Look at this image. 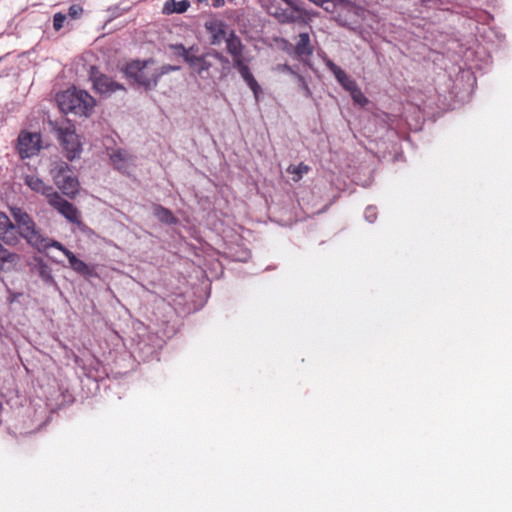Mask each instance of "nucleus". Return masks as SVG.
<instances>
[{"instance_id":"30","label":"nucleus","mask_w":512,"mask_h":512,"mask_svg":"<svg viewBox=\"0 0 512 512\" xmlns=\"http://www.w3.org/2000/svg\"><path fill=\"white\" fill-rule=\"evenodd\" d=\"M376 208L373 206H369L366 208L364 217L369 223H373L376 220Z\"/></svg>"},{"instance_id":"13","label":"nucleus","mask_w":512,"mask_h":512,"mask_svg":"<svg viewBox=\"0 0 512 512\" xmlns=\"http://www.w3.org/2000/svg\"><path fill=\"white\" fill-rule=\"evenodd\" d=\"M226 49L232 57L233 65L246 61L245 46L234 31H230L226 37Z\"/></svg>"},{"instance_id":"18","label":"nucleus","mask_w":512,"mask_h":512,"mask_svg":"<svg viewBox=\"0 0 512 512\" xmlns=\"http://www.w3.org/2000/svg\"><path fill=\"white\" fill-rule=\"evenodd\" d=\"M21 238L22 237L19 235L18 230L12 221L9 223V227L7 226L0 231V240L6 245L17 246L20 243Z\"/></svg>"},{"instance_id":"32","label":"nucleus","mask_w":512,"mask_h":512,"mask_svg":"<svg viewBox=\"0 0 512 512\" xmlns=\"http://www.w3.org/2000/svg\"><path fill=\"white\" fill-rule=\"evenodd\" d=\"M10 222L11 220L9 219V217L5 213L0 212V231L7 226L9 227Z\"/></svg>"},{"instance_id":"10","label":"nucleus","mask_w":512,"mask_h":512,"mask_svg":"<svg viewBox=\"0 0 512 512\" xmlns=\"http://www.w3.org/2000/svg\"><path fill=\"white\" fill-rule=\"evenodd\" d=\"M110 159L114 168L123 174L130 175L136 166L135 157L125 150L114 151Z\"/></svg>"},{"instance_id":"19","label":"nucleus","mask_w":512,"mask_h":512,"mask_svg":"<svg viewBox=\"0 0 512 512\" xmlns=\"http://www.w3.org/2000/svg\"><path fill=\"white\" fill-rule=\"evenodd\" d=\"M206 28L212 33L211 44L219 45L222 40L226 41L228 33L226 32L225 24L222 22H216Z\"/></svg>"},{"instance_id":"1","label":"nucleus","mask_w":512,"mask_h":512,"mask_svg":"<svg viewBox=\"0 0 512 512\" xmlns=\"http://www.w3.org/2000/svg\"><path fill=\"white\" fill-rule=\"evenodd\" d=\"M179 69V66L169 64L156 67L154 66V60L149 59L146 61L135 60L129 62L125 65L123 71L128 78L132 79L139 86L144 87L146 90H151L158 85L161 76Z\"/></svg>"},{"instance_id":"29","label":"nucleus","mask_w":512,"mask_h":512,"mask_svg":"<svg viewBox=\"0 0 512 512\" xmlns=\"http://www.w3.org/2000/svg\"><path fill=\"white\" fill-rule=\"evenodd\" d=\"M82 12H83L82 6H80L78 4H73L68 9V15L72 19H77L82 14Z\"/></svg>"},{"instance_id":"33","label":"nucleus","mask_w":512,"mask_h":512,"mask_svg":"<svg viewBox=\"0 0 512 512\" xmlns=\"http://www.w3.org/2000/svg\"><path fill=\"white\" fill-rule=\"evenodd\" d=\"M327 68L335 75L337 72L336 69H341L339 66H337L335 63H333L331 60L326 61Z\"/></svg>"},{"instance_id":"17","label":"nucleus","mask_w":512,"mask_h":512,"mask_svg":"<svg viewBox=\"0 0 512 512\" xmlns=\"http://www.w3.org/2000/svg\"><path fill=\"white\" fill-rule=\"evenodd\" d=\"M20 260L17 253L11 252L0 243V270L9 271L14 268Z\"/></svg>"},{"instance_id":"25","label":"nucleus","mask_w":512,"mask_h":512,"mask_svg":"<svg viewBox=\"0 0 512 512\" xmlns=\"http://www.w3.org/2000/svg\"><path fill=\"white\" fill-rule=\"evenodd\" d=\"M36 270H37V273L39 274V276L45 281V282H50L52 281V273H51V269L50 267L43 263V262H39L36 266Z\"/></svg>"},{"instance_id":"27","label":"nucleus","mask_w":512,"mask_h":512,"mask_svg":"<svg viewBox=\"0 0 512 512\" xmlns=\"http://www.w3.org/2000/svg\"><path fill=\"white\" fill-rule=\"evenodd\" d=\"M284 69L289 71L291 74L296 76L300 89L303 91V93H304V95L306 97H310L311 92H310V89H309L307 83L305 82L304 78L301 75L296 74L295 72H293L291 70V68L289 66H287V65L284 66Z\"/></svg>"},{"instance_id":"12","label":"nucleus","mask_w":512,"mask_h":512,"mask_svg":"<svg viewBox=\"0 0 512 512\" xmlns=\"http://www.w3.org/2000/svg\"><path fill=\"white\" fill-rule=\"evenodd\" d=\"M269 14L273 16L279 23L281 24H290V23H306V13L301 9V12L296 11L295 9H283L279 7L270 8Z\"/></svg>"},{"instance_id":"15","label":"nucleus","mask_w":512,"mask_h":512,"mask_svg":"<svg viewBox=\"0 0 512 512\" xmlns=\"http://www.w3.org/2000/svg\"><path fill=\"white\" fill-rule=\"evenodd\" d=\"M234 67L237 69L243 80L252 90L255 100L256 102H258L259 96L262 93V89L258 82L256 81V79L254 78L253 74L251 73L249 67L246 64V61L238 63L234 65Z\"/></svg>"},{"instance_id":"34","label":"nucleus","mask_w":512,"mask_h":512,"mask_svg":"<svg viewBox=\"0 0 512 512\" xmlns=\"http://www.w3.org/2000/svg\"><path fill=\"white\" fill-rule=\"evenodd\" d=\"M212 4L214 7L218 8V7H222L225 3L224 0H212Z\"/></svg>"},{"instance_id":"16","label":"nucleus","mask_w":512,"mask_h":512,"mask_svg":"<svg viewBox=\"0 0 512 512\" xmlns=\"http://www.w3.org/2000/svg\"><path fill=\"white\" fill-rule=\"evenodd\" d=\"M24 182L31 190L45 195L48 200L51 198L52 194L56 193L52 186L45 184L44 181L36 175H26Z\"/></svg>"},{"instance_id":"24","label":"nucleus","mask_w":512,"mask_h":512,"mask_svg":"<svg viewBox=\"0 0 512 512\" xmlns=\"http://www.w3.org/2000/svg\"><path fill=\"white\" fill-rule=\"evenodd\" d=\"M310 168L304 163H300L296 166H289L287 172L292 175V180L298 182L304 174L309 172Z\"/></svg>"},{"instance_id":"28","label":"nucleus","mask_w":512,"mask_h":512,"mask_svg":"<svg viewBox=\"0 0 512 512\" xmlns=\"http://www.w3.org/2000/svg\"><path fill=\"white\" fill-rule=\"evenodd\" d=\"M66 19H67V16L65 14L56 13L53 17V28L56 31H59L63 27Z\"/></svg>"},{"instance_id":"9","label":"nucleus","mask_w":512,"mask_h":512,"mask_svg":"<svg viewBox=\"0 0 512 512\" xmlns=\"http://www.w3.org/2000/svg\"><path fill=\"white\" fill-rule=\"evenodd\" d=\"M41 136L39 133L23 131L18 137V150L22 158L35 155L40 150Z\"/></svg>"},{"instance_id":"14","label":"nucleus","mask_w":512,"mask_h":512,"mask_svg":"<svg viewBox=\"0 0 512 512\" xmlns=\"http://www.w3.org/2000/svg\"><path fill=\"white\" fill-rule=\"evenodd\" d=\"M50 247H54L63 252V254L68 258L69 264L74 271L81 275H86L89 273L88 265L82 260L78 259L73 252L64 247L60 242L54 240L52 241Z\"/></svg>"},{"instance_id":"4","label":"nucleus","mask_w":512,"mask_h":512,"mask_svg":"<svg viewBox=\"0 0 512 512\" xmlns=\"http://www.w3.org/2000/svg\"><path fill=\"white\" fill-rule=\"evenodd\" d=\"M50 174L55 185L62 193L70 198L76 196L79 191V181L72 172L68 163L62 160L53 161Z\"/></svg>"},{"instance_id":"22","label":"nucleus","mask_w":512,"mask_h":512,"mask_svg":"<svg viewBox=\"0 0 512 512\" xmlns=\"http://www.w3.org/2000/svg\"><path fill=\"white\" fill-rule=\"evenodd\" d=\"M154 215L158 220L166 224H174L177 221L169 209L160 205L155 206Z\"/></svg>"},{"instance_id":"20","label":"nucleus","mask_w":512,"mask_h":512,"mask_svg":"<svg viewBox=\"0 0 512 512\" xmlns=\"http://www.w3.org/2000/svg\"><path fill=\"white\" fill-rule=\"evenodd\" d=\"M190 7V2L188 0H170L165 2L162 12L163 14L170 15L173 13H184Z\"/></svg>"},{"instance_id":"8","label":"nucleus","mask_w":512,"mask_h":512,"mask_svg":"<svg viewBox=\"0 0 512 512\" xmlns=\"http://www.w3.org/2000/svg\"><path fill=\"white\" fill-rule=\"evenodd\" d=\"M90 79L93 82L94 89L100 94H111L117 90L124 89V87L113 81L110 77L101 74L94 66L90 69Z\"/></svg>"},{"instance_id":"21","label":"nucleus","mask_w":512,"mask_h":512,"mask_svg":"<svg viewBox=\"0 0 512 512\" xmlns=\"http://www.w3.org/2000/svg\"><path fill=\"white\" fill-rule=\"evenodd\" d=\"M295 52L298 56H310L313 53V48L310 44V37L308 33H300L299 39L296 43Z\"/></svg>"},{"instance_id":"3","label":"nucleus","mask_w":512,"mask_h":512,"mask_svg":"<svg viewBox=\"0 0 512 512\" xmlns=\"http://www.w3.org/2000/svg\"><path fill=\"white\" fill-rule=\"evenodd\" d=\"M57 103L64 113H74L88 116L94 106L95 100L84 90L68 89L57 95Z\"/></svg>"},{"instance_id":"7","label":"nucleus","mask_w":512,"mask_h":512,"mask_svg":"<svg viewBox=\"0 0 512 512\" xmlns=\"http://www.w3.org/2000/svg\"><path fill=\"white\" fill-rule=\"evenodd\" d=\"M48 203L63 215L69 222L73 224H81V216L79 210L70 202L62 198L59 193L51 195Z\"/></svg>"},{"instance_id":"11","label":"nucleus","mask_w":512,"mask_h":512,"mask_svg":"<svg viewBox=\"0 0 512 512\" xmlns=\"http://www.w3.org/2000/svg\"><path fill=\"white\" fill-rule=\"evenodd\" d=\"M75 363L79 365L86 376L97 378L102 367L101 361L95 354H74Z\"/></svg>"},{"instance_id":"23","label":"nucleus","mask_w":512,"mask_h":512,"mask_svg":"<svg viewBox=\"0 0 512 512\" xmlns=\"http://www.w3.org/2000/svg\"><path fill=\"white\" fill-rule=\"evenodd\" d=\"M337 73L334 75L335 78L337 79V81L340 83V85L346 90V91H350L351 89H353L357 83L351 79L344 70L342 69H336Z\"/></svg>"},{"instance_id":"2","label":"nucleus","mask_w":512,"mask_h":512,"mask_svg":"<svg viewBox=\"0 0 512 512\" xmlns=\"http://www.w3.org/2000/svg\"><path fill=\"white\" fill-rule=\"evenodd\" d=\"M11 215L14 219V226L17 228L19 235L26 240V242L43 252L48 249L53 240L46 237L42 231L36 226L32 217L20 207H11Z\"/></svg>"},{"instance_id":"26","label":"nucleus","mask_w":512,"mask_h":512,"mask_svg":"<svg viewBox=\"0 0 512 512\" xmlns=\"http://www.w3.org/2000/svg\"><path fill=\"white\" fill-rule=\"evenodd\" d=\"M349 93L355 103L361 106H364L368 103V99L364 96V94L361 92L357 85L353 89H351Z\"/></svg>"},{"instance_id":"31","label":"nucleus","mask_w":512,"mask_h":512,"mask_svg":"<svg viewBox=\"0 0 512 512\" xmlns=\"http://www.w3.org/2000/svg\"><path fill=\"white\" fill-rule=\"evenodd\" d=\"M211 55H213V59L218 60L224 66L229 64V59L226 56H224L222 53L213 50V51H211Z\"/></svg>"},{"instance_id":"6","label":"nucleus","mask_w":512,"mask_h":512,"mask_svg":"<svg viewBox=\"0 0 512 512\" xmlns=\"http://www.w3.org/2000/svg\"><path fill=\"white\" fill-rule=\"evenodd\" d=\"M58 137L63 149L66 151L67 158L72 161L79 157L81 153V143L78 135L72 125L58 128Z\"/></svg>"},{"instance_id":"5","label":"nucleus","mask_w":512,"mask_h":512,"mask_svg":"<svg viewBox=\"0 0 512 512\" xmlns=\"http://www.w3.org/2000/svg\"><path fill=\"white\" fill-rule=\"evenodd\" d=\"M173 48L176 50V53L183 57L189 66L202 78H207L209 76V70L213 66V62L211 60L213 59V55H211V52L198 56L193 54V48L186 49L182 44L175 45Z\"/></svg>"}]
</instances>
